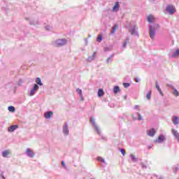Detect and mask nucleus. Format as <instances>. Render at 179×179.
Returning a JSON list of instances; mask_svg holds the SVG:
<instances>
[{
	"mask_svg": "<svg viewBox=\"0 0 179 179\" xmlns=\"http://www.w3.org/2000/svg\"><path fill=\"white\" fill-rule=\"evenodd\" d=\"M160 27L159 24H155L154 25H150V37L151 40H155V37H156V30H157Z\"/></svg>",
	"mask_w": 179,
	"mask_h": 179,
	"instance_id": "f257e3e1",
	"label": "nucleus"
},
{
	"mask_svg": "<svg viewBox=\"0 0 179 179\" xmlns=\"http://www.w3.org/2000/svg\"><path fill=\"white\" fill-rule=\"evenodd\" d=\"M66 43H68V41L65 38H61V39H57L52 42V45L53 47H64V45H66Z\"/></svg>",
	"mask_w": 179,
	"mask_h": 179,
	"instance_id": "f03ea898",
	"label": "nucleus"
},
{
	"mask_svg": "<svg viewBox=\"0 0 179 179\" xmlns=\"http://www.w3.org/2000/svg\"><path fill=\"white\" fill-rule=\"evenodd\" d=\"M129 29V32L131 36H135L136 37H139V34H138V31H136V25L130 24Z\"/></svg>",
	"mask_w": 179,
	"mask_h": 179,
	"instance_id": "7ed1b4c3",
	"label": "nucleus"
},
{
	"mask_svg": "<svg viewBox=\"0 0 179 179\" xmlns=\"http://www.w3.org/2000/svg\"><path fill=\"white\" fill-rule=\"evenodd\" d=\"M166 10L169 15H174L176 13V7L173 5L169 4L166 6Z\"/></svg>",
	"mask_w": 179,
	"mask_h": 179,
	"instance_id": "20e7f679",
	"label": "nucleus"
},
{
	"mask_svg": "<svg viewBox=\"0 0 179 179\" xmlns=\"http://www.w3.org/2000/svg\"><path fill=\"white\" fill-rule=\"evenodd\" d=\"M90 122L92 124L95 131H96L98 135H101V132L100 131V129H99V126L96 124V122L94 121V118L91 117Z\"/></svg>",
	"mask_w": 179,
	"mask_h": 179,
	"instance_id": "39448f33",
	"label": "nucleus"
},
{
	"mask_svg": "<svg viewBox=\"0 0 179 179\" xmlns=\"http://www.w3.org/2000/svg\"><path fill=\"white\" fill-rule=\"evenodd\" d=\"M40 89V87L37 84H34V87L31 89L29 96H34L36 92Z\"/></svg>",
	"mask_w": 179,
	"mask_h": 179,
	"instance_id": "423d86ee",
	"label": "nucleus"
},
{
	"mask_svg": "<svg viewBox=\"0 0 179 179\" xmlns=\"http://www.w3.org/2000/svg\"><path fill=\"white\" fill-rule=\"evenodd\" d=\"M25 154L27 155V156H28V157H34V152H33V150L30 148H27Z\"/></svg>",
	"mask_w": 179,
	"mask_h": 179,
	"instance_id": "0eeeda50",
	"label": "nucleus"
},
{
	"mask_svg": "<svg viewBox=\"0 0 179 179\" xmlns=\"http://www.w3.org/2000/svg\"><path fill=\"white\" fill-rule=\"evenodd\" d=\"M63 134L64 135L68 136L69 135V129L68 127V123H64L63 126Z\"/></svg>",
	"mask_w": 179,
	"mask_h": 179,
	"instance_id": "6e6552de",
	"label": "nucleus"
},
{
	"mask_svg": "<svg viewBox=\"0 0 179 179\" xmlns=\"http://www.w3.org/2000/svg\"><path fill=\"white\" fill-rule=\"evenodd\" d=\"M166 141V137L164 135H160L159 137L155 141L157 143H162Z\"/></svg>",
	"mask_w": 179,
	"mask_h": 179,
	"instance_id": "1a4fd4ad",
	"label": "nucleus"
},
{
	"mask_svg": "<svg viewBox=\"0 0 179 179\" xmlns=\"http://www.w3.org/2000/svg\"><path fill=\"white\" fill-rule=\"evenodd\" d=\"M172 134L173 135L174 138L179 142V133L177 130L172 129L171 130Z\"/></svg>",
	"mask_w": 179,
	"mask_h": 179,
	"instance_id": "9d476101",
	"label": "nucleus"
},
{
	"mask_svg": "<svg viewBox=\"0 0 179 179\" xmlns=\"http://www.w3.org/2000/svg\"><path fill=\"white\" fill-rule=\"evenodd\" d=\"M19 128V126L17 124L15 125H11L8 128V132H13L14 131H16Z\"/></svg>",
	"mask_w": 179,
	"mask_h": 179,
	"instance_id": "9b49d317",
	"label": "nucleus"
},
{
	"mask_svg": "<svg viewBox=\"0 0 179 179\" xmlns=\"http://www.w3.org/2000/svg\"><path fill=\"white\" fill-rule=\"evenodd\" d=\"M170 87H171V89L173 90V96H175L176 97H178L179 96V92L177 90V89H176L174 87H173L172 85H169Z\"/></svg>",
	"mask_w": 179,
	"mask_h": 179,
	"instance_id": "f8f14e48",
	"label": "nucleus"
},
{
	"mask_svg": "<svg viewBox=\"0 0 179 179\" xmlns=\"http://www.w3.org/2000/svg\"><path fill=\"white\" fill-rule=\"evenodd\" d=\"M155 87L159 92V94L163 96H164L163 92L162 91V89H160V85H159V82L157 81L155 82Z\"/></svg>",
	"mask_w": 179,
	"mask_h": 179,
	"instance_id": "ddd939ff",
	"label": "nucleus"
},
{
	"mask_svg": "<svg viewBox=\"0 0 179 179\" xmlns=\"http://www.w3.org/2000/svg\"><path fill=\"white\" fill-rule=\"evenodd\" d=\"M155 17L152 15H150L148 17H147V22H148V23H153L155 22Z\"/></svg>",
	"mask_w": 179,
	"mask_h": 179,
	"instance_id": "4468645a",
	"label": "nucleus"
},
{
	"mask_svg": "<svg viewBox=\"0 0 179 179\" xmlns=\"http://www.w3.org/2000/svg\"><path fill=\"white\" fill-rule=\"evenodd\" d=\"M179 57V49H176V50L172 53L171 57V58H178Z\"/></svg>",
	"mask_w": 179,
	"mask_h": 179,
	"instance_id": "2eb2a0df",
	"label": "nucleus"
},
{
	"mask_svg": "<svg viewBox=\"0 0 179 179\" xmlns=\"http://www.w3.org/2000/svg\"><path fill=\"white\" fill-rule=\"evenodd\" d=\"M94 58H96V52H94L92 57H88L86 61L87 62H92V61H94Z\"/></svg>",
	"mask_w": 179,
	"mask_h": 179,
	"instance_id": "dca6fc26",
	"label": "nucleus"
},
{
	"mask_svg": "<svg viewBox=\"0 0 179 179\" xmlns=\"http://www.w3.org/2000/svg\"><path fill=\"white\" fill-rule=\"evenodd\" d=\"M52 111L46 112L45 113V118H46V120H50V118L52 117Z\"/></svg>",
	"mask_w": 179,
	"mask_h": 179,
	"instance_id": "f3484780",
	"label": "nucleus"
},
{
	"mask_svg": "<svg viewBox=\"0 0 179 179\" xmlns=\"http://www.w3.org/2000/svg\"><path fill=\"white\" fill-rule=\"evenodd\" d=\"M155 134H156V130L155 129H151L148 131V136H155Z\"/></svg>",
	"mask_w": 179,
	"mask_h": 179,
	"instance_id": "a211bd4d",
	"label": "nucleus"
},
{
	"mask_svg": "<svg viewBox=\"0 0 179 179\" xmlns=\"http://www.w3.org/2000/svg\"><path fill=\"white\" fill-rule=\"evenodd\" d=\"M29 24L31 26H37V24H38V20H29Z\"/></svg>",
	"mask_w": 179,
	"mask_h": 179,
	"instance_id": "6ab92c4d",
	"label": "nucleus"
},
{
	"mask_svg": "<svg viewBox=\"0 0 179 179\" xmlns=\"http://www.w3.org/2000/svg\"><path fill=\"white\" fill-rule=\"evenodd\" d=\"M120 9V3L116 2L115 3V6L113 8V12H118V10Z\"/></svg>",
	"mask_w": 179,
	"mask_h": 179,
	"instance_id": "aec40b11",
	"label": "nucleus"
},
{
	"mask_svg": "<svg viewBox=\"0 0 179 179\" xmlns=\"http://www.w3.org/2000/svg\"><path fill=\"white\" fill-rule=\"evenodd\" d=\"M172 122L174 125H178L179 122H178V117L177 116H173V118L172 119Z\"/></svg>",
	"mask_w": 179,
	"mask_h": 179,
	"instance_id": "412c9836",
	"label": "nucleus"
},
{
	"mask_svg": "<svg viewBox=\"0 0 179 179\" xmlns=\"http://www.w3.org/2000/svg\"><path fill=\"white\" fill-rule=\"evenodd\" d=\"M104 96V91H103V89H99L98 91V97H103Z\"/></svg>",
	"mask_w": 179,
	"mask_h": 179,
	"instance_id": "4be33fe9",
	"label": "nucleus"
},
{
	"mask_svg": "<svg viewBox=\"0 0 179 179\" xmlns=\"http://www.w3.org/2000/svg\"><path fill=\"white\" fill-rule=\"evenodd\" d=\"M118 27H119L118 24H115L114 27H113L111 34H114V33L117 31V29H118Z\"/></svg>",
	"mask_w": 179,
	"mask_h": 179,
	"instance_id": "5701e85b",
	"label": "nucleus"
},
{
	"mask_svg": "<svg viewBox=\"0 0 179 179\" xmlns=\"http://www.w3.org/2000/svg\"><path fill=\"white\" fill-rule=\"evenodd\" d=\"M114 55H110V57L106 59V64H110V62H113V57Z\"/></svg>",
	"mask_w": 179,
	"mask_h": 179,
	"instance_id": "b1692460",
	"label": "nucleus"
},
{
	"mask_svg": "<svg viewBox=\"0 0 179 179\" xmlns=\"http://www.w3.org/2000/svg\"><path fill=\"white\" fill-rule=\"evenodd\" d=\"M36 85H38L39 86H43V83H41V78H37L36 79Z\"/></svg>",
	"mask_w": 179,
	"mask_h": 179,
	"instance_id": "393cba45",
	"label": "nucleus"
},
{
	"mask_svg": "<svg viewBox=\"0 0 179 179\" xmlns=\"http://www.w3.org/2000/svg\"><path fill=\"white\" fill-rule=\"evenodd\" d=\"M119 92H120V87L115 86L113 88V93H115V94H117V93H118Z\"/></svg>",
	"mask_w": 179,
	"mask_h": 179,
	"instance_id": "a878e982",
	"label": "nucleus"
},
{
	"mask_svg": "<svg viewBox=\"0 0 179 179\" xmlns=\"http://www.w3.org/2000/svg\"><path fill=\"white\" fill-rule=\"evenodd\" d=\"M130 157L131 158V160H132L133 162H134L135 163H136V162H138V158H136V157H135V155L131 154V155H130Z\"/></svg>",
	"mask_w": 179,
	"mask_h": 179,
	"instance_id": "bb28decb",
	"label": "nucleus"
},
{
	"mask_svg": "<svg viewBox=\"0 0 179 179\" xmlns=\"http://www.w3.org/2000/svg\"><path fill=\"white\" fill-rule=\"evenodd\" d=\"M102 41H103V36L100 34L98 35L96 41H98V43H101Z\"/></svg>",
	"mask_w": 179,
	"mask_h": 179,
	"instance_id": "cd10ccee",
	"label": "nucleus"
},
{
	"mask_svg": "<svg viewBox=\"0 0 179 179\" xmlns=\"http://www.w3.org/2000/svg\"><path fill=\"white\" fill-rule=\"evenodd\" d=\"M9 155V151L6 150L2 152L3 157H8V155Z\"/></svg>",
	"mask_w": 179,
	"mask_h": 179,
	"instance_id": "c85d7f7f",
	"label": "nucleus"
},
{
	"mask_svg": "<svg viewBox=\"0 0 179 179\" xmlns=\"http://www.w3.org/2000/svg\"><path fill=\"white\" fill-rule=\"evenodd\" d=\"M8 110L10 113H15V107H13V106H8Z\"/></svg>",
	"mask_w": 179,
	"mask_h": 179,
	"instance_id": "c756f323",
	"label": "nucleus"
},
{
	"mask_svg": "<svg viewBox=\"0 0 179 179\" xmlns=\"http://www.w3.org/2000/svg\"><path fill=\"white\" fill-rule=\"evenodd\" d=\"M150 96H152V91L148 92V93L146 94V98L148 100H150Z\"/></svg>",
	"mask_w": 179,
	"mask_h": 179,
	"instance_id": "7c9ffc66",
	"label": "nucleus"
},
{
	"mask_svg": "<svg viewBox=\"0 0 179 179\" xmlns=\"http://www.w3.org/2000/svg\"><path fill=\"white\" fill-rule=\"evenodd\" d=\"M97 160H98L99 162H101L102 163H106V161H105L104 159L102 158L101 157H97Z\"/></svg>",
	"mask_w": 179,
	"mask_h": 179,
	"instance_id": "2f4dec72",
	"label": "nucleus"
},
{
	"mask_svg": "<svg viewBox=\"0 0 179 179\" xmlns=\"http://www.w3.org/2000/svg\"><path fill=\"white\" fill-rule=\"evenodd\" d=\"M76 92H77V93L79 94V96L83 95V94H82V90H80V89H79V88H77V89H76Z\"/></svg>",
	"mask_w": 179,
	"mask_h": 179,
	"instance_id": "473e14b6",
	"label": "nucleus"
},
{
	"mask_svg": "<svg viewBox=\"0 0 179 179\" xmlns=\"http://www.w3.org/2000/svg\"><path fill=\"white\" fill-rule=\"evenodd\" d=\"M123 86H124V87H125V88L129 87V86H131V84H130V83H123Z\"/></svg>",
	"mask_w": 179,
	"mask_h": 179,
	"instance_id": "72a5a7b5",
	"label": "nucleus"
},
{
	"mask_svg": "<svg viewBox=\"0 0 179 179\" xmlns=\"http://www.w3.org/2000/svg\"><path fill=\"white\" fill-rule=\"evenodd\" d=\"M136 114L138 117V121H142V115H141L139 113H137Z\"/></svg>",
	"mask_w": 179,
	"mask_h": 179,
	"instance_id": "f704fd0d",
	"label": "nucleus"
},
{
	"mask_svg": "<svg viewBox=\"0 0 179 179\" xmlns=\"http://www.w3.org/2000/svg\"><path fill=\"white\" fill-rule=\"evenodd\" d=\"M124 43H129V36H127V38H126V39L124 40Z\"/></svg>",
	"mask_w": 179,
	"mask_h": 179,
	"instance_id": "c9c22d12",
	"label": "nucleus"
},
{
	"mask_svg": "<svg viewBox=\"0 0 179 179\" xmlns=\"http://www.w3.org/2000/svg\"><path fill=\"white\" fill-rule=\"evenodd\" d=\"M120 152H121L122 155H123V156H125V150L124 149H121Z\"/></svg>",
	"mask_w": 179,
	"mask_h": 179,
	"instance_id": "e433bc0d",
	"label": "nucleus"
},
{
	"mask_svg": "<svg viewBox=\"0 0 179 179\" xmlns=\"http://www.w3.org/2000/svg\"><path fill=\"white\" fill-rule=\"evenodd\" d=\"M139 108H140V106L138 105H136L134 106V110H138V111H139V110H140Z\"/></svg>",
	"mask_w": 179,
	"mask_h": 179,
	"instance_id": "4c0bfd02",
	"label": "nucleus"
},
{
	"mask_svg": "<svg viewBox=\"0 0 179 179\" xmlns=\"http://www.w3.org/2000/svg\"><path fill=\"white\" fill-rule=\"evenodd\" d=\"M128 43H127L126 42H124L123 45H122V48H127V45Z\"/></svg>",
	"mask_w": 179,
	"mask_h": 179,
	"instance_id": "58836bf2",
	"label": "nucleus"
},
{
	"mask_svg": "<svg viewBox=\"0 0 179 179\" xmlns=\"http://www.w3.org/2000/svg\"><path fill=\"white\" fill-rule=\"evenodd\" d=\"M80 97L82 101H83V100H85V98H83V95H80Z\"/></svg>",
	"mask_w": 179,
	"mask_h": 179,
	"instance_id": "ea45409f",
	"label": "nucleus"
},
{
	"mask_svg": "<svg viewBox=\"0 0 179 179\" xmlns=\"http://www.w3.org/2000/svg\"><path fill=\"white\" fill-rule=\"evenodd\" d=\"M62 166L63 167H65V162H64V161L62 162Z\"/></svg>",
	"mask_w": 179,
	"mask_h": 179,
	"instance_id": "a19ab883",
	"label": "nucleus"
},
{
	"mask_svg": "<svg viewBox=\"0 0 179 179\" xmlns=\"http://www.w3.org/2000/svg\"><path fill=\"white\" fill-rule=\"evenodd\" d=\"M135 82H136V83H139V80L138 78H135Z\"/></svg>",
	"mask_w": 179,
	"mask_h": 179,
	"instance_id": "79ce46f5",
	"label": "nucleus"
},
{
	"mask_svg": "<svg viewBox=\"0 0 179 179\" xmlns=\"http://www.w3.org/2000/svg\"><path fill=\"white\" fill-rule=\"evenodd\" d=\"M152 146H153V145H149V146H148V150L152 149Z\"/></svg>",
	"mask_w": 179,
	"mask_h": 179,
	"instance_id": "37998d69",
	"label": "nucleus"
},
{
	"mask_svg": "<svg viewBox=\"0 0 179 179\" xmlns=\"http://www.w3.org/2000/svg\"><path fill=\"white\" fill-rule=\"evenodd\" d=\"M177 170H178V167H176L174 171H177Z\"/></svg>",
	"mask_w": 179,
	"mask_h": 179,
	"instance_id": "c03bdc74",
	"label": "nucleus"
},
{
	"mask_svg": "<svg viewBox=\"0 0 179 179\" xmlns=\"http://www.w3.org/2000/svg\"><path fill=\"white\" fill-rule=\"evenodd\" d=\"M46 29H47V30H50V28H49V27H47Z\"/></svg>",
	"mask_w": 179,
	"mask_h": 179,
	"instance_id": "a18cd8bd",
	"label": "nucleus"
},
{
	"mask_svg": "<svg viewBox=\"0 0 179 179\" xmlns=\"http://www.w3.org/2000/svg\"><path fill=\"white\" fill-rule=\"evenodd\" d=\"M133 118H134V120H136V118H135V116H133Z\"/></svg>",
	"mask_w": 179,
	"mask_h": 179,
	"instance_id": "49530a36",
	"label": "nucleus"
},
{
	"mask_svg": "<svg viewBox=\"0 0 179 179\" xmlns=\"http://www.w3.org/2000/svg\"><path fill=\"white\" fill-rule=\"evenodd\" d=\"M151 2H153V1H155V0H150Z\"/></svg>",
	"mask_w": 179,
	"mask_h": 179,
	"instance_id": "de8ad7c7",
	"label": "nucleus"
},
{
	"mask_svg": "<svg viewBox=\"0 0 179 179\" xmlns=\"http://www.w3.org/2000/svg\"><path fill=\"white\" fill-rule=\"evenodd\" d=\"M26 20H29V18H25Z\"/></svg>",
	"mask_w": 179,
	"mask_h": 179,
	"instance_id": "09e8293b",
	"label": "nucleus"
},
{
	"mask_svg": "<svg viewBox=\"0 0 179 179\" xmlns=\"http://www.w3.org/2000/svg\"><path fill=\"white\" fill-rule=\"evenodd\" d=\"M159 179H163V178L160 177Z\"/></svg>",
	"mask_w": 179,
	"mask_h": 179,
	"instance_id": "8fccbe9b",
	"label": "nucleus"
},
{
	"mask_svg": "<svg viewBox=\"0 0 179 179\" xmlns=\"http://www.w3.org/2000/svg\"><path fill=\"white\" fill-rule=\"evenodd\" d=\"M143 167H146V166H145V165H143Z\"/></svg>",
	"mask_w": 179,
	"mask_h": 179,
	"instance_id": "3c124183",
	"label": "nucleus"
},
{
	"mask_svg": "<svg viewBox=\"0 0 179 179\" xmlns=\"http://www.w3.org/2000/svg\"><path fill=\"white\" fill-rule=\"evenodd\" d=\"M3 179H5V177L3 176Z\"/></svg>",
	"mask_w": 179,
	"mask_h": 179,
	"instance_id": "603ef678",
	"label": "nucleus"
}]
</instances>
